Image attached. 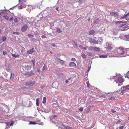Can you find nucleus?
Listing matches in <instances>:
<instances>
[{"label": "nucleus", "mask_w": 129, "mask_h": 129, "mask_svg": "<svg viewBox=\"0 0 129 129\" xmlns=\"http://www.w3.org/2000/svg\"><path fill=\"white\" fill-rule=\"evenodd\" d=\"M86 84L87 87L89 88L90 87V85L88 81L86 82Z\"/></svg>", "instance_id": "nucleus-31"}, {"label": "nucleus", "mask_w": 129, "mask_h": 129, "mask_svg": "<svg viewBox=\"0 0 129 129\" xmlns=\"http://www.w3.org/2000/svg\"><path fill=\"white\" fill-rule=\"evenodd\" d=\"M124 17L126 20H129V14L125 15Z\"/></svg>", "instance_id": "nucleus-17"}, {"label": "nucleus", "mask_w": 129, "mask_h": 129, "mask_svg": "<svg viewBox=\"0 0 129 129\" xmlns=\"http://www.w3.org/2000/svg\"><path fill=\"white\" fill-rule=\"evenodd\" d=\"M14 22L15 23H17L18 22V19L17 18H16L14 19Z\"/></svg>", "instance_id": "nucleus-34"}, {"label": "nucleus", "mask_w": 129, "mask_h": 129, "mask_svg": "<svg viewBox=\"0 0 129 129\" xmlns=\"http://www.w3.org/2000/svg\"><path fill=\"white\" fill-rule=\"evenodd\" d=\"M2 40L3 41H5L6 40V37L5 36L3 37H2Z\"/></svg>", "instance_id": "nucleus-25"}, {"label": "nucleus", "mask_w": 129, "mask_h": 129, "mask_svg": "<svg viewBox=\"0 0 129 129\" xmlns=\"http://www.w3.org/2000/svg\"><path fill=\"white\" fill-rule=\"evenodd\" d=\"M13 125V123L12 122V123H11V124H10V126H12Z\"/></svg>", "instance_id": "nucleus-52"}, {"label": "nucleus", "mask_w": 129, "mask_h": 129, "mask_svg": "<svg viewBox=\"0 0 129 129\" xmlns=\"http://www.w3.org/2000/svg\"><path fill=\"white\" fill-rule=\"evenodd\" d=\"M56 31L57 32L60 33L61 32V31L60 29L59 28H56Z\"/></svg>", "instance_id": "nucleus-26"}, {"label": "nucleus", "mask_w": 129, "mask_h": 129, "mask_svg": "<svg viewBox=\"0 0 129 129\" xmlns=\"http://www.w3.org/2000/svg\"><path fill=\"white\" fill-rule=\"evenodd\" d=\"M34 48H32L31 49L28 51L27 52V53L28 54H31L34 51Z\"/></svg>", "instance_id": "nucleus-10"}, {"label": "nucleus", "mask_w": 129, "mask_h": 129, "mask_svg": "<svg viewBox=\"0 0 129 129\" xmlns=\"http://www.w3.org/2000/svg\"><path fill=\"white\" fill-rule=\"evenodd\" d=\"M13 20V17H12L9 20V21H12Z\"/></svg>", "instance_id": "nucleus-41"}, {"label": "nucleus", "mask_w": 129, "mask_h": 129, "mask_svg": "<svg viewBox=\"0 0 129 129\" xmlns=\"http://www.w3.org/2000/svg\"><path fill=\"white\" fill-rule=\"evenodd\" d=\"M7 53V52L6 51H4L3 52V54L4 55H5Z\"/></svg>", "instance_id": "nucleus-42"}, {"label": "nucleus", "mask_w": 129, "mask_h": 129, "mask_svg": "<svg viewBox=\"0 0 129 129\" xmlns=\"http://www.w3.org/2000/svg\"><path fill=\"white\" fill-rule=\"evenodd\" d=\"M31 62H32V63H33V65H34V66H35V59H34V60H32L31 61Z\"/></svg>", "instance_id": "nucleus-33"}, {"label": "nucleus", "mask_w": 129, "mask_h": 129, "mask_svg": "<svg viewBox=\"0 0 129 129\" xmlns=\"http://www.w3.org/2000/svg\"><path fill=\"white\" fill-rule=\"evenodd\" d=\"M123 89H124L125 90L127 89L129 90V85H127L126 86L123 87H122Z\"/></svg>", "instance_id": "nucleus-15"}, {"label": "nucleus", "mask_w": 129, "mask_h": 129, "mask_svg": "<svg viewBox=\"0 0 129 129\" xmlns=\"http://www.w3.org/2000/svg\"><path fill=\"white\" fill-rule=\"evenodd\" d=\"M35 84V82L34 81L27 82L25 83V85L27 86H33Z\"/></svg>", "instance_id": "nucleus-4"}, {"label": "nucleus", "mask_w": 129, "mask_h": 129, "mask_svg": "<svg viewBox=\"0 0 129 129\" xmlns=\"http://www.w3.org/2000/svg\"><path fill=\"white\" fill-rule=\"evenodd\" d=\"M60 125H59V126H60Z\"/></svg>", "instance_id": "nucleus-61"}, {"label": "nucleus", "mask_w": 129, "mask_h": 129, "mask_svg": "<svg viewBox=\"0 0 129 129\" xmlns=\"http://www.w3.org/2000/svg\"><path fill=\"white\" fill-rule=\"evenodd\" d=\"M101 96V97H102L103 98H104L105 99H106V97H105V96L104 95H102V96Z\"/></svg>", "instance_id": "nucleus-46"}, {"label": "nucleus", "mask_w": 129, "mask_h": 129, "mask_svg": "<svg viewBox=\"0 0 129 129\" xmlns=\"http://www.w3.org/2000/svg\"><path fill=\"white\" fill-rule=\"evenodd\" d=\"M37 71H38V72H39L40 71V69H38L37 70Z\"/></svg>", "instance_id": "nucleus-51"}, {"label": "nucleus", "mask_w": 129, "mask_h": 129, "mask_svg": "<svg viewBox=\"0 0 129 129\" xmlns=\"http://www.w3.org/2000/svg\"><path fill=\"white\" fill-rule=\"evenodd\" d=\"M46 99L45 97H44L43 98V100L42 103L43 104H45L46 102Z\"/></svg>", "instance_id": "nucleus-23"}, {"label": "nucleus", "mask_w": 129, "mask_h": 129, "mask_svg": "<svg viewBox=\"0 0 129 129\" xmlns=\"http://www.w3.org/2000/svg\"><path fill=\"white\" fill-rule=\"evenodd\" d=\"M107 57V56L106 55H101L99 56V57L100 58H105Z\"/></svg>", "instance_id": "nucleus-22"}, {"label": "nucleus", "mask_w": 129, "mask_h": 129, "mask_svg": "<svg viewBox=\"0 0 129 129\" xmlns=\"http://www.w3.org/2000/svg\"><path fill=\"white\" fill-rule=\"evenodd\" d=\"M14 74H13L11 73V76L10 77V79H14Z\"/></svg>", "instance_id": "nucleus-18"}, {"label": "nucleus", "mask_w": 129, "mask_h": 129, "mask_svg": "<svg viewBox=\"0 0 129 129\" xmlns=\"http://www.w3.org/2000/svg\"><path fill=\"white\" fill-rule=\"evenodd\" d=\"M9 122H8L6 123V124L7 126H8V125H9Z\"/></svg>", "instance_id": "nucleus-47"}, {"label": "nucleus", "mask_w": 129, "mask_h": 129, "mask_svg": "<svg viewBox=\"0 0 129 129\" xmlns=\"http://www.w3.org/2000/svg\"><path fill=\"white\" fill-rule=\"evenodd\" d=\"M111 111L113 113H114L116 112V111L114 110H113L112 109L111 110Z\"/></svg>", "instance_id": "nucleus-44"}, {"label": "nucleus", "mask_w": 129, "mask_h": 129, "mask_svg": "<svg viewBox=\"0 0 129 129\" xmlns=\"http://www.w3.org/2000/svg\"><path fill=\"white\" fill-rule=\"evenodd\" d=\"M107 48L108 50H110L112 49V48L110 46H109Z\"/></svg>", "instance_id": "nucleus-38"}, {"label": "nucleus", "mask_w": 129, "mask_h": 129, "mask_svg": "<svg viewBox=\"0 0 129 129\" xmlns=\"http://www.w3.org/2000/svg\"><path fill=\"white\" fill-rule=\"evenodd\" d=\"M85 0H80L79 1L80 2H84V1Z\"/></svg>", "instance_id": "nucleus-45"}, {"label": "nucleus", "mask_w": 129, "mask_h": 129, "mask_svg": "<svg viewBox=\"0 0 129 129\" xmlns=\"http://www.w3.org/2000/svg\"><path fill=\"white\" fill-rule=\"evenodd\" d=\"M129 28V25H125L124 27L123 30H127Z\"/></svg>", "instance_id": "nucleus-13"}, {"label": "nucleus", "mask_w": 129, "mask_h": 129, "mask_svg": "<svg viewBox=\"0 0 129 129\" xmlns=\"http://www.w3.org/2000/svg\"><path fill=\"white\" fill-rule=\"evenodd\" d=\"M125 25L124 24H122V25H121V26H124Z\"/></svg>", "instance_id": "nucleus-54"}, {"label": "nucleus", "mask_w": 129, "mask_h": 129, "mask_svg": "<svg viewBox=\"0 0 129 129\" xmlns=\"http://www.w3.org/2000/svg\"><path fill=\"white\" fill-rule=\"evenodd\" d=\"M89 41L90 42V43L92 44L94 43V40L91 38H90L89 39Z\"/></svg>", "instance_id": "nucleus-12"}, {"label": "nucleus", "mask_w": 129, "mask_h": 129, "mask_svg": "<svg viewBox=\"0 0 129 129\" xmlns=\"http://www.w3.org/2000/svg\"><path fill=\"white\" fill-rule=\"evenodd\" d=\"M71 79V78H69L68 79V80H70V79Z\"/></svg>", "instance_id": "nucleus-56"}, {"label": "nucleus", "mask_w": 129, "mask_h": 129, "mask_svg": "<svg viewBox=\"0 0 129 129\" xmlns=\"http://www.w3.org/2000/svg\"><path fill=\"white\" fill-rule=\"evenodd\" d=\"M71 60L73 61H76V59L74 58H72L71 59Z\"/></svg>", "instance_id": "nucleus-35"}, {"label": "nucleus", "mask_w": 129, "mask_h": 129, "mask_svg": "<svg viewBox=\"0 0 129 129\" xmlns=\"http://www.w3.org/2000/svg\"><path fill=\"white\" fill-rule=\"evenodd\" d=\"M106 99L107 100H116L114 96H110V95H107L105 96Z\"/></svg>", "instance_id": "nucleus-6"}, {"label": "nucleus", "mask_w": 129, "mask_h": 129, "mask_svg": "<svg viewBox=\"0 0 129 129\" xmlns=\"http://www.w3.org/2000/svg\"><path fill=\"white\" fill-rule=\"evenodd\" d=\"M124 127V126H121L119 127V129H123Z\"/></svg>", "instance_id": "nucleus-43"}, {"label": "nucleus", "mask_w": 129, "mask_h": 129, "mask_svg": "<svg viewBox=\"0 0 129 129\" xmlns=\"http://www.w3.org/2000/svg\"><path fill=\"white\" fill-rule=\"evenodd\" d=\"M62 124V126L63 125V124Z\"/></svg>", "instance_id": "nucleus-59"}, {"label": "nucleus", "mask_w": 129, "mask_h": 129, "mask_svg": "<svg viewBox=\"0 0 129 129\" xmlns=\"http://www.w3.org/2000/svg\"><path fill=\"white\" fill-rule=\"evenodd\" d=\"M41 37L42 38H45L46 37V36L44 35H43Z\"/></svg>", "instance_id": "nucleus-37"}, {"label": "nucleus", "mask_w": 129, "mask_h": 129, "mask_svg": "<svg viewBox=\"0 0 129 129\" xmlns=\"http://www.w3.org/2000/svg\"><path fill=\"white\" fill-rule=\"evenodd\" d=\"M15 32L13 33H15Z\"/></svg>", "instance_id": "nucleus-60"}, {"label": "nucleus", "mask_w": 129, "mask_h": 129, "mask_svg": "<svg viewBox=\"0 0 129 129\" xmlns=\"http://www.w3.org/2000/svg\"><path fill=\"white\" fill-rule=\"evenodd\" d=\"M110 14L111 15V16L115 17H117L118 16L117 12L115 11L110 12Z\"/></svg>", "instance_id": "nucleus-8"}, {"label": "nucleus", "mask_w": 129, "mask_h": 129, "mask_svg": "<svg viewBox=\"0 0 129 129\" xmlns=\"http://www.w3.org/2000/svg\"><path fill=\"white\" fill-rule=\"evenodd\" d=\"M12 55L13 57L15 58L19 57L20 56L19 54H12Z\"/></svg>", "instance_id": "nucleus-16"}, {"label": "nucleus", "mask_w": 129, "mask_h": 129, "mask_svg": "<svg viewBox=\"0 0 129 129\" xmlns=\"http://www.w3.org/2000/svg\"><path fill=\"white\" fill-rule=\"evenodd\" d=\"M28 28V26L26 24H24L21 28V30L22 32H24L26 31Z\"/></svg>", "instance_id": "nucleus-3"}, {"label": "nucleus", "mask_w": 129, "mask_h": 129, "mask_svg": "<svg viewBox=\"0 0 129 129\" xmlns=\"http://www.w3.org/2000/svg\"><path fill=\"white\" fill-rule=\"evenodd\" d=\"M68 81L69 80H66V81H65L66 83H67L68 82H69V81Z\"/></svg>", "instance_id": "nucleus-50"}, {"label": "nucleus", "mask_w": 129, "mask_h": 129, "mask_svg": "<svg viewBox=\"0 0 129 129\" xmlns=\"http://www.w3.org/2000/svg\"><path fill=\"white\" fill-rule=\"evenodd\" d=\"M114 82H116V84L118 83V82H117L116 81H115Z\"/></svg>", "instance_id": "nucleus-55"}, {"label": "nucleus", "mask_w": 129, "mask_h": 129, "mask_svg": "<svg viewBox=\"0 0 129 129\" xmlns=\"http://www.w3.org/2000/svg\"><path fill=\"white\" fill-rule=\"evenodd\" d=\"M34 73L33 71L26 72L24 74L27 76H31L33 75Z\"/></svg>", "instance_id": "nucleus-7"}, {"label": "nucleus", "mask_w": 129, "mask_h": 129, "mask_svg": "<svg viewBox=\"0 0 129 129\" xmlns=\"http://www.w3.org/2000/svg\"><path fill=\"white\" fill-rule=\"evenodd\" d=\"M92 50L94 51H100V49L99 48H97L95 47H92L91 48Z\"/></svg>", "instance_id": "nucleus-9"}, {"label": "nucleus", "mask_w": 129, "mask_h": 129, "mask_svg": "<svg viewBox=\"0 0 129 129\" xmlns=\"http://www.w3.org/2000/svg\"><path fill=\"white\" fill-rule=\"evenodd\" d=\"M44 66L43 68V70H46L47 69V67L45 66V64L44 63Z\"/></svg>", "instance_id": "nucleus-24"}, {"label": "nucleus", "mask_w": 129, "mask_h": 129, "mask_svg": "<svg viewBox=\"0 0 129 129\" xmlns=\"http://www.w3.org/2000/svg\"><path fill=\"white\" fill-rule=\"evenodd\" d=\"M22 0H19V3H20V2L21 1H22Z\"/></svg>", "instance_id": "nucleus-57"}, {"label": "nucleus", "mask_w": 129, "mask_h": 129, "mask_svg": "<svg viewBox=\"0 0 129 129\" xmlns=\"http://www.w3.org/2000/svg\"><path fill=\"white\" fill-rule=\"evenodd\" d=\"M117 54L119 55H122L124 53V49L122 47H120L117 50Z\"/></svg>", "instance_id": "nucleus-1"}, {"label": "nucleus", "mask_w": 129, "mask_h": 129, "mask_svg": "<svg viewBox=\"0 0 129 129\" xmlns=\"http://www.w3.org/2000/svg\"><path fill=\"white\" fill-rule=\"evenodd\" d=\"M66 129H72V127L69 126L66 127Z\"/></svg>", "instance_id": "nucleus-36"}, {"label": "nucleus", "mask_w": 129, "mask_h": 129, "mask_svg": "<svg viewBox=\"0 0 129 129\" xmlns=\"http://www.w3.org/2000/svg\"><path fill=\"white\" fill-rule=\"evenodd\" d=\"M118 82H119L118 85L119 86H120L122 84V82L124 81V80L122 77H118L117 79Z\"/></svg>", "instance_id": "nucleus-2"}, {"label": "nucleus", "mask_w": 129, "mask_h": 129, "mask_svg": "<svg viewBox=\"0 0 129 129\" xmlns=\"http://www.w3.org/2000/svg\"><path fill=\"white\" fill-rule=\"evenodd\" d=\"M125 77H127L129 79V72H128L126 74H125Z\"/></svg>", "instance_id": "nucleus-19"}, {"label": "nucleus", "mask_w": 129, "mask_h": 129, "mask_svg": "<svg viewBox=\"0 0 129 129\" xmlns=\"http://www.w3.org/2000/svg\"><path fill=\"white\" fill-rule=\"evenodd\" d=\"M90 19L89 18V19H88V21H90Z\"/></svg>", "instance_id": "nucleus-58"}, {"label": "nucleus", "mask_w": 129, "mask_h": 129, "mask_svg": "<svg viewBox=\"0 0 129 129\" xmlns=\"http://www.w3.org/2000/svg\"><path fill=\"white\" fill-rule=\"evenodd\" d=\"M6 70L8 72H9L10 71L11 69L8 66V67L6 68Z\"/></svg>", "instance_id": "nucleus-29"}, {"label": "nucleus", "mask_w": 129, "mask_h": 129, "mask_svg": "<svg viewBox=\"0 0 129 129\" xmlns=\"http://www.w3.org/2000/svg\"><path fill=\"white\" fill-rule=\"evenodd\" d=\"M29 124H37V123L35 122L30 121L29 122Z\"/></svg>", "instance_id": "nucleus-27"}, {"label": "nucleus", "mask_w": 129, "mask_h": 129, "mask_svg": "<svg viewBox=\"0 0 129 129\" xmlns=\"http://www.w3.org/2000/svg\"><path fill=\"white\" fill-rule=\"evenodd\" d=\"M69 66L73 68H75L76 67V64L74 62H70L69 64Z\"/></svg>", "instance_id": "nucleus-5"}, {"label": "nucleus", "mask_w": 129, "mask_h": 129, "mask_svg": "<svg viewBox=\"0 0 129 129\" xmlns=\"http://www.w3.org/2000/svg\"><path fill=\"white\" fill-rule=\"evenodd\" d=\"M95 33V31L94 30L92 29L89 31V34L90 35H93Z\"/></svg>", "instance_id": "nucleus-11"}, {"label": "nucleus", "mask_w": 129, "mask_h": 129, "mask_svg": "<svg viewBox=\"0 0 129 129\" xmlns=\"http://www.w3.org/2000/svg\"><path fill=\"white\" fill-rule=\"evenodd\" d=\"M31 66H27V67H26V69L28 70H31Z\"/></svg>", "instance_id": "nucleus-30"}, {"label": "nucleus", "mask_w": 129, "mask_h": 129, "mask_svg": "<svg viewBox=\"0 0 129 129\" xmlns=\"http://www.w3.org/2000/svg\"><path fill=\"white\" fill-rule=\"evenodd\" d=\"M3 17L5 18L7 20H8L9 19V17L7 15L4 16H3Z\"/></svg>", "instance_id": "nucleus-28"}, {"label": "nucleus", "mask_w": 129, "mask_h": 129, "mask_svg": "<svg viewBox=\"0 0 129 129\" xmlns=\"http://www.w3.org/2000/svg\"><path fill=\"white\" fill-rule=\"evenodd\" d=\"M56 10L58 11V7H56Z\"/></svg>", "instance_id": "nucleus-48"}, {"label": "nucleus", "mask_w": 129, "mask_h": 129, "mask_svg": "<svg viewBox=\"0 0 129 129\" xmlns=\"http://www.w3.org/2000/svg\"><path fill=\"white\" fill-rule=\"evenodd\" d=\"M52 46L53 47H56V45L54 44H53L52 45Z\"/></svg>", "instance_id": "nucleus-49"}, {"label": "nucleus", "mask_w": 129, "mask_h": 129, "mask_svg": "<svg viewBox=\"0 0 129 129\" xmlns=\"http://www.w3.org/2000/svg\"><path fill=\"white\" fill-rule=\"evenodd\" d=\"M81 56L82 57L84 58H85L86 57V55L84 54H82L81 55Z\"/></svg>", "instance_id": "nucleus-32"}, {"label": "nucleus", "mask_w": 129, "mask_h": 129, "mask_svg": "<svg viewBox=\"0 0 129 129\" xmlns=\"http://www.w3.org/2000/svg\"><path fill=\"white\" fill-rule=\"evenodd\" d=\"M99 18H97L95 19L94 22V23L98 24L99 22Z\"/></svg>", "instance_id": "nucleus-14"}, {"label": "nucleus", "mask_w": 129, "mask_h": 129, "mask_svg": "<svg viewBox=\"0 0 129 129\" xmlns=\"http://www.w3.org/2000/svg\"><path fill=\"white\" fill-rule=\"evenodd\" d=\"M36 104L37 106H39V99L38 98H37L36 100Z\"/></svg>", "instance_id": "nucleus-21"}, {"label": "nucleus", "mask_w": 129, "mask_h": 129, "mask_svg": "<svg viewBox=\"0 0 129 129\" xmlns=\"http://www.w3.org/2000/svg\"><path fill=\"white\" fill-rule=\"evenodd\" d=\"M124 22L122 21H117L115 22V24H118L122 23H124Z\"/></svg>", "instance_id": "nucleus-20"}, {"label": "nucleus", "mask_w": 129, "mask_h": 129, "mask_svg": "<svg viewBox=\"0 0 129 129\" xmlns=\"http://www.w3.org/2000/svg\"><path fill=\"white\" fill-rule=\"evenodd\" d=\"M83 49L85 50H86V47H84L83 48Z\"/></svg>", "instance_id": "nucleus-53"}, {"label": "nucleus", "mask_w": 129, "mask_h": 129, "mask_svg": "<svg viewBox=\"0 0 129 129\" xmlns=\"http://www.w3.org/2000/svg\"><path fill=\"white\" fill-rule=\"evenodd\" d=\"M83 108L82 107H81L79 109V110L80 111H82L83 110Z\"/></svg>", "instance_id": "nucleus-40"}, {"label": "nucleus", "mask_w": 129, "mask_h": 129, "mask_svg": "<svg viewBox=\"0 0 129 129\" xmlns=\"http://www.w3.org/2000/svg\"><path fill=\"white\" fill-rule=\"evenodd\" d=\"M125 37L127 39H129V35H126Z\"/></svg>", "instance_id": "nucleus-39"}]
</instances>
